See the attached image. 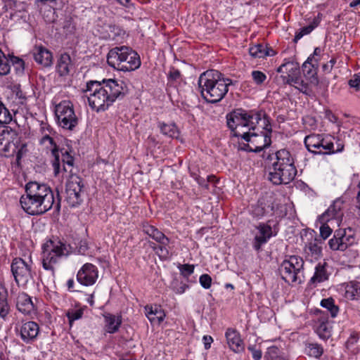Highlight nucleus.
<instances>
[{"label": "nucleus", "mask_w": 360, "mask_h": 360, "mask_svg": "<svg viewBox=\"0 0 360 360\" xmlns=\"http://www.w3.org/2000/svg\"><path fill=\"white\" fill-rule=\"evenodd\" d=\"M25 193L20 197L22 210L30 215H41L51 208L56 212L60 210V198L57 191L55 196L53 190L46 184L30 181L25 185Z\"/></svg>", "instance_id": "nucleus-1"}, {"label": "nucleus", "mask_w": 360, "mask_h": 360, "mask_svg": "<svg viewBox=\"0 0 360 360\" xmlns=\"http://www.w3.org/2000/svg\"><path fill=\"white\" fill-rule=\"evenodd\" d=\"M125 89L123 82L110 79L102 82L89 81L86 83L84 91L87 94L90 107L99 112L105 111L117 98L123 97Z\"/></svg>", "instance_id": "nucleus-2"}, {"label": "nucleus", "mask_w": 360, "mask_h": 360, "mask_svg": "<svg viewBox=\"0 0 360 360\" xmlns=\"http://www.w3.org/2000/svg\"><path fill=\"white\" fill-rule=\"evenodd\" d=\"M268 179L275 185L288 184L297 175L295 156L287 149H281L272 155H269Z\"/></svg>", "instance_id": "nucleus-3"}, {"label": "nucleus", "mask_w": 360, "mask_h": 360, "mask_svg": "<svg viewBox=\"0 0 360 360\" xmlns=\"http://www.w3.org/2000/svg\"><path fill=\"white\" fill-rule=\"evenodd\" d=\"M231 84L230 79L224 78L221 73L214 70L204 72L198 79L202 96L212 103L224 98L229 91V86Z\"/></svg>", "instance_id": "nucleus-4"}, {"label": "nucleus", "mask_w": 360, "mask_h": 360, "mask_svg": "<svg viewBox=\"0 0 360 360\" xmlns=\"http://www.w3.org/2000/svg\"><path fill=\"white\" fill-rule=\"evenodd\" d=\"M41 138L39 143L44 146L48 150H50L52 157V165L55 176L61 173L72 172L74 165V157L65 148L58 149L56 143L54 141L51 134L52 128L46 123L41 124Z\"/></svg>", "instance_id": "nucleus-5"}, {"label": "nucleus", "mask_w": 360, "mask_h": 360, "mask_svg": "<svg viewBox=\"0 0 360 360\" xmlns=\"http://www.w3.org/2000/svg\"><path fill=\"white\" fill-rule=\"evenodd\" d=\"M108 64L115 70L131 72L141 66L139 55L131 48L126 46L111 49L107 55Z\"/></svg>", "instance_id": "nucleus-6"}, {"label": "nucleus", "mask_w": 360, "mask_h": 360, "mask_svg": "<svg viewBox=\"0 0 360 360\" xmlns=\"http://www.w3.org/2000/svg\"><path fill=\"white\" fill-rule=\"evenodd\" d=\"M263 119V115L256 111H246L243 109L235 110L227 114V125L237 137L240 133L248 132V131H255L259 129V124Z\"/></svg>", "instance_id": "nucleus-7"}, {"label": "nucleus", "mask_w": 360, "mask_h": 360, "mask_svg": "<svg viewBox=\"0 0 360 360\" xmlns=\"http://www.w3.org/2000/svg\"><path fill=\"white\" fill-rule=\"evenodd\" d=\"M259 127L261 128L256 129L255 131L250 130L243 133L238 131L237 135L241 136L243 139L249 143L243 148L244 150L258 153L271 145V127L265 114H263Z\"/></svg>", "instance_id": "nucleus-8"}, {"label": "nucleus", "mask_w": 360, "mask_h": 360, "mask_svg": "<svg viewBox=\"0 0 360 360\" xmlns=\"http://www.w3.org/2000/svg\"><path fill=\"white\" fill-rule=\"evenodd\" d=\"M278 271L285 283H300L304 278V260L297 255L289 256L282 262Z\"/></svg>", "instance_id": "nucleus-9"}, {"label": "nucleus", "mask_w": 360, "mask_h": 360, "mask_svg": "<svg viewBox=\"0 0 360 360\" xmlns=\"http://www.w3.org/2000/svg\"><path fill=\"white\" fill-rule=\"evenodd\" d=\"M50 250L45 249L42 253L43 268L49 271L52 276L55 274L57 264L63 257L69 254V245L60 240L51 241Z\"/></svg>", "instance_id": "nucleus-10"}, {"label": "nucleus", "mask_w": 360, "mask_h": 360, "mask_svg": "<svg viewBox=\"0 0 360 360\" xmlns=\"http://www.w3.org/2000/svg\"><path fill=\"white\" fill-rule=\"evenodd\" d=\"M143 231L149 237L155 240L158 245L154 243H150V246L158 255L161 260H167L172 256L170 252L169 243L170 240L162 232L159 231L156 227L148 224H143Z\"/></svg>", "instance_id": "nucleus-11"}, {"label": "nucleus", "mask_w": 360, "mask_h": 360, "mask_svg": "<svg viewBox=\"0 0 360 360\" xmlns=\"http://www.w3.org/2000/svg\"><path fill=\"white\" fill-rule=\"evenodd\" d=\"M55 113L59 126L65 129L73 130L78 124L72 104L69 101H63L57 105Z\"/></svg>", "instance_id": "nucleus-12"}, {"label": "nucleus", "mask_w": 360, "mask_h": 360, "mask_svg": "<svg viewBox=\"0 0 360 360\" xmlns=\"http://www.w3.org/2000/svg\"><path fill=\"white\" fill-rule=\"evenodd\" d=\"M31 257L29 262L17 257L11 263V271L18 285H25L32 278Z\"/></svg>", "instance_id": "nucleus-13"}, {"label": "nucleus", "mask_w": 360, "mask_h": 360, "mask_svg": "<svg viewBox=\"0 0 360 360\" xmlns=\"http://www.w3.org/2000/svg\"><path fill=\"white\" fill-rule=\"evenodd\" d=\"M68 173L70 175L66 183V201L70 207H76L82 202L81 193L84 184L79 176L72 174V172Z\"/></svg>", "instance_id": "nucleus-14"}, {"label": "nucleus", "mask_w": 360, "mask_h": 360, "mask_svg": "<svg viewBox=\"0 0 360 360\" xmlns=\"http://www.w3.org/2000/svg\"><path fill=\"white\" fill-rule=\"evenodd\" d=\"M355 238L352 231L338 229L334 233L333 237L329 240L328 245L331 250L335 251H345L355 243Z\"/></svg>", "instance_id": "nucleus-15"}, {"label": "nucleus", "mask_w": 360, "mask_h": 360, "mask_svg": "<svg viewBox=\"0 0 360 360\" xmlns=\"http://www.w3.org/2000/svg\"><path fill=\"white\" fill-rule=\"evenodd\" d=\"M98 277L97 267L90 263L84 264L77 274V281L85 286L94 285Z\"/></svg>", "instance_id": "nucleus-16"}, {"label": "nucleus", "mask_w": 360, "mask_h": 360, "mask_svg": "<svg viewBox=\"0 0 360 360\" xmlns=\"http://www.w3.org/2000/svg\"><path fill=\"white\" fill-rule=\"evenodd\" d=\"M15 330L19 332L22 340L28 344L34 341L39 334V327L34 321H27L20 326H15Z\"/></svg>", "instance_id": "nucleus-17"}, {"label": "nucleus", "mask_w": 360, "mask_h": 360, "mask_svg": "<svg viewBox=\"0 0 360 360\" xmlns=\"http://www.w3.org/2000/svg\"><path fill=\"white\" fill-rule=\"evenodd\" d=\"M126 36V31L120 25L110 23L105 25L101 32V37L105 40L122 41Z\"/></svg>", "instance_id": "nucleus-18"}, {"label": "nucleus", "mask_w": 360, "mask_h": 360, "mask_svg": "<svg viewBox=\"0 0 360 360\" xmlns=\"http://www.w3.org/2000/svg\"><path fill=\"white\" fill-rule=\"evenodd\" d=\"M318 65L319 59H316L313 62V57H309L302 66L304 77L309 81L310 84L314 86H317L319 83L317 76Z\"/></svg>", "instance_id": "nucleus-19"}, {"label": "nucleus", "mask_w": 360, "mask_h": 360, "mask_svg": "<svg viewBox=\"0 0 360 360\" xmlns=\"http://www.w3.org/2000/svg\"><path fill=\"white\" fill-rule=\"evenodd\" d=\"M257 229L258 233L255 235L253 240V248L259 251L262 245L265 244L272 236V229L270 225L260 223Z\"/></svg>", "instance_id": "nucleus-20"}, {"label": "nucleus", "mask_w": 360, "mask_h": 360, "mask_svg": "<svg viewBox=\"0 0 360 360\" xmlns=\"http://www.w3.org/2000/svg\"><path fill=\"white\" fill-rule=\"evenodd\" d=\"M15 305L17 309L25 315L35 313V307L31 297L25 292H20L16 297Z\"/></svg>", "instance_id": "nucleus-21"}, {"label": "nucleus", "mask_w": 360, "mask_h": 360, "mask_svg": "<svg viewBox=\"0 0 360 360\" xmlns=\"http://www.w3.org/2000/svg\"><path fill=\"white\" fill-rule=\"evenodd\" d=\"M225 338L229 347L234 352L243 351V342L240 333L234 328H229L225 332Z\"/></svg>", "instance_id": "nucleus-22"}, {"label": "nucleus", "mask_w": 360, "mask_h": 360, "mask_svg": "<svg viewBox=\"0 0 360 360\" xmlns=\"http://www.w3.org/2000/svg\"><path fill=\"white\" fill-rule=\"evenodd\" d=\"M343 204L344 200L342 198H339L335 200L327 210L321 215L319 218L321 222L328 221L330 219L342 217Z\"/></svg>", "instance_id": "nucleus-23"}, {"label": "nucleus", "mask_w": 360, "mask_h": 360, "mask_svg": "<svg viewBox=\"0 0 360 360\" xmlns=\"http://www.w3.org/2000/svg\"><path fill=\"white\" fill-rule=\"evenodd\" d=\"M33 56L34 60L43 67H50L53 63L52 53L42 46L34 47Z\"/></svg>", "instance_id": "nucleus-24"}, {"label": "nucleus", "mask_w": 360, "mask_h": 360, "mask_svg": "<svg viewBox=\"0 0 360 360\" xmlns=\"http://www.w3.org/2000/svg\"><path fill=\"white\" fill-rule=\"evenodd\" d=\"M56 68L59 76L66 77L69 75L74 68L70 56L67 53L60 54L58 59Z\"/></svg>", "instance_id": "nucleus-25"}, {"label": "nucleus", "mask_w": 360, "mask_h": 360, "mask_svg": "<svg viewBox=\"0 0 360 360\" xmlns=\"http://www.w3.org/2000/svg\"><path fill=\"white\" fill-rule=\"evenodd\" d=\"M321 243L317 239H314L305 245L304 251L307 260L312 262L321 257L322 248Z\"/></svg>", "instance_id": "nucleus-26"}, {"label": "nucleus", "mask_w": 360, "mask_h": 360, "mask_svg": "<svg viewBox=\"0 0 360 360\" xmlns=\"http://www.w3.org/2000/svg\"><path fill=\"white\" fill-rule=\"evenodd\" d=\"M146 316L151 323H160L165 319V312L161 309L160 306L146 305L144 308Z\"/></svg>", "instance_id": "nucleus-27"}, {"label": "nucleus", "mask_w": 360, "mask_h": 360, "mask_svg": "<svg viewBox=\"0 0 360 360\" xmlns=\"http://www.w3.org/2000/svg\"><path fill=\"white\" fill-rule=\"evenodd\" d=\"M11 307L8 302V290L3 283H0V317L6 320Z\"/></svg>", "instance_id": "nucleus-28"}, {"label": "nucleus", "mask_w": 360, "mask_h": 360, "mask_svg": "<svg viewBox=\"0 0 360 360\" xmlns=\"http://www.w3.org/2000/svg\"><path fill=\"white\" fill-rule=\"evenodd\" d=\"M327 267L328 264L326 262L319 263L315 267V272L310 280L311 282L312 283H317L327 281L329 277Z\"/></svg>", "instance_id": "nucleus-29"}, {"label": "nucleus", "mask_w": 360, "mask_h": 360, "mask_svg": "<svg viewBox=\"0 0 360 360\" xmlns=\"http://www.w3.org/2000/svg\"><path fill=\"white\" fill-rule=\"evenodd\" d=\"M105 323V330L110 333H115L118 330L122 323V317L120 316H115L112 314H106L104 315Z\"/></svg>", "instance_id": "nucleus-30"}, {"label": "nucleus", "mask_w": 360, "mask_h": 360, "mask_svg": "<svg viewBox=\"0 0 360 360\" xmlns=\"http://www.w3.org/2000/svg\"><path fill=\"white\" fill-rule=\"evenodd\" d=\"M323 143V137L320 134H310L307 136L304 139V144L309 151L314 153H321V152H317L316 150L321 148V146Z\"/></svg>", "instance_id": "nucleus-31"}, {"label": "nucleus", "mask_w": 360, "mask_h": 360, "mask_svg": "<svg viewBox=\"0 0 360 360\" xmlns=\"http://www.w3.org/2000/svg\"><path fill=\"white\" fill-rule=\"evenodd\" d=\"M249 53L254 58H265L269 56H274L275 52L271 48H268L266 45L258 44L252 46L249 49Z\"/></svg>", "instance_id": "nucleus-32"}, {"label": "nucleus", "mask_w": 360, "mask_h": 360, "mask_svg": "<svg viewBox=\"0 0 360 360\" xmlns=\"http://www.w3.org/2000/svg\"><path fill=\"white\" fill-rule=\"evenodd\" d=\"M286 75H282L283 82L287 84L290 79H294L300 75V69L299 64L297 63L288 61L285 70Z\"/></svg>", "instance_id": "nucleus-33"}, {"label": "nucleus", "mask_w": 360, "mask_h": 360, "mask_svg": "<svg viewBox=\"0 0 360 360\" xmlns=\"http://www.w3.org/2000/svg\"><path fill=\"white\" fill-rule=\"evenodd\" d=\"M158 127L162 134L171 138H178L179 131L175 124H166L165 122H159Z\"/></svg>", "instance_id": "nucleus-34"}, {"label": "nucleus", "mask_w": 360, "mask_h": 360, "mask_svg": "<svg viewBox=\"0 0 360 360\" xmlns=\"http://www.w3.org/2000/svg\"><path fill=\"white\" fill-rule=\"evenodd\" d=\"M345 296L350 300L360 298V283L351 281L345 288Z\"/></svg>", "instance_id": "nucleus-35"}, {"label": "nucleus", "mask_w": 360, "mask_h": 360, "mask_svg": "<svg viewBox=\"0 0 360 360\" xmlns=\"http://www.w3.org/2000/svg\"><path fill=\"white\" fill-rule=\"evenodd\" d=\"M304 352L309 356L319 359L323 353V348L317 343H305Z\"/></svg>", "instance_id": "nucleus-36"}, {"label": "nucleus", "mask_w": 360, "mask_h": 360, "mask_svg": "<svg viewBox=\"0 0 360 360\" xmlns=\"http://www.w3.org/2000/svg\"><path fill=\"white\" fill-rule=\"evenodd\" d=\"M288 84L295 86L300 92L309 94L310 92L309 83L305 82L300 77V75L294 79H290V82H288Z\"/></svg>", "instance_id": "nucleus-37"}, {"label": "nucleus", "mask_w": 360, "mask_h": 360, "mask_svg": "<svg viewBox=\"0 0 360 360\" xmlns=\"http://www.w3.org/2000/svg\"><path fill=\"white\" fill-rule=\"evenodd\" d=\"M321 305L330 312L333 318H335L339 312V307L335 304V300L332 297L323 299Z\"/></svg>", "instance_id": "nucleus-38"}, {"label": "nucleus", "mask_w": 360, "mask_h": 360, "mask_svg": "<svg viewBox=\"0 0 360 360\" xmlns=\"http://www.w3.org/2000/svg\"><path fill=\"white\" fill-rule=\"evenodd\" d=\"M8 63H11L16 74L22 75L25 70V62L23 60L13 55H8Z\"/></svg>", "instance_id": "nucleus-39"}, {"label": "nucleus", "mask_w": 360, "mask_h": 360, "mask_svg": "<svg viewBox=\"0 0 360 360\" xmlns=\"http://www.w3.org/2000/svg\"><path fill=\"white\" fill-rule=\"evenodd\" d=\"M11 71V65L8 59L0 49V75H7Z\"/></svg>", "instance_id": "nucleus-40"}, {"label": "nucleus", "mask_w": 360, "mask_h": 360, "mask_svg": "<svg viewBox=\"0 0 360 360\" xmlns=\"http://www.w3.org/2000/svg\"><path fill=\"white\" fill-rule=\"evenodd\" d=\"M39 12L46 22H53L55 20V8L53 6V12H49L48 8H43L44 6L37 4Z\"/></svg>", "instance_id": "nucleus-41"}, {"label": "nucleus", "mask_w": 360, "mask_h": 360, "mask_svg": "<svg viewBox=\"0 0 360 360\" xmlns=\"http://www.w3.org/2000/svg\"><path fill=\"white\" fill-rule=\"evenodd\" d=\"M281 351L278 347L276 346H271L268 347L267 351L264 355L266 360H274L276 359H281Z\"/></svg>", "instance_id": "nucleus-42"}, {"label": "nucleus", "mask_w": 360, "mask_h": 360, "mask_svg": "<svg viewBox=\"0 0 360 360\" xmlns=\"http://www.w3.org/2000/svg\"><path fill=\"white\" fill-rule=\"evenodd\" d=\"M84 314V309H71L69 310L66 316L68 319L69 323L70 325H72V322L75 321H77L78 319H80Z\"/></svg>", "instance_id": "nucleus-43"}, {"label": "nucleus", "mask_w": 360, "mask_h": 360, "mask_svg": "<svg viewBox=\"0 0 360 360\" xmlns=\"http://www.w3.org/2000/svg\"><path fill=\"white\" fill-rule=\"evenodd\" d=\"M253 82L257 85L262 84L266 79V75L262 71L253 70L251 73Z\"/></svg>", "instance_id": "nucleus-44"}, {"label": "nucleus", "mask_w": 360, "mask_h": 360, "mask_svg": "<svg viewBox=\"0 0 360 360\" xmlns=\"http://www.w3.org/2000/svg\"><path fill=\"white\" fill-rule=\"evenodd\" d=\"M179 269L184 277L188 278L193 273L194 266L188 264H181L179 266Z\"/></svg>", "instance_id": "nucleus-45"}, {"label": "nucleus", "mask_w": 360, "mask_h": 360, "mask_svg": "<svg viewBox=\"0 0 360 360\" xmlns=\"http://www.w3.org/2000/svg\"><path fill=\"white\" fill-rule=\"evenodd\" d=\"M188 288V285L182 282L176 281L172 283V290L177 294L184 293Z\"/></svg>", "instance_id": "nucleus-46"}, {"label": "nucleus", "mask_w": 360, "mask_h": 360, "mask_svg": "<svg viewBox=\"0 0 360 360\" xmlns=\"http://www.w3.org/2000/svg\"><path fill=\"white\" fill-rule=\"evenodd\" d=\"M321 148L326 150V152L323 153L324 154L335 153V150H333V143L331 140L323 138V143L321 144Z\"/></svg>", "instance_id": "nucleus-47"}, {"label": "nucleus", "mask_w": 360, "mask_h": 360, "mask_svg": "<svg viewBox=\"0 0 360 360\" xmlns=\"http://www.w3.org/2000/svg\"><path fill=\"white\" fill-rule=\"evenodd\" d=\"M199 282L203 288L209 289L212 285V278L210 275L205 274L200 276Z\"/></svg>", "instance_id": "nucleus-48"}, {"label": "nucleus", "mask_w": 360, "mask_h": 360, "mask_svg": "<svg viewBox=\"0 0 360 360\" xmlns=\"http://www.w3.org/2000/svg\"><path fill=\"white\" fill-rule=\"evenodd\" d=\"M325 222L326 221L322 222L323 224L320 227V235L323 238V239H326L333 232L330 226L327 225Z\"/></svg>", "instance_id": "nucleus-49"}, {"label": "nucleus", "mask_w": 360, "mask_h": 360, "mask_svg": "<svg viewBox=\"0 0 360 360\" xmlns=\"http://www.w3.org/2000/svg\"><path fill=\"white\" fill-rule=\"evenodd\" d=\"M58 0H37V4H42L43 8H48L49 12H53V6L56 4Z\"/></svg>", "instance_id": "nucleus-50"}, {"label": "nucleus", "mask_w": 360, "mask_h": 360, "mask_svg": "<svg viewBox=\"0 0 360 360\" xmlns=\"http://www.w3.org/2000/svg\"><path fill=\"white\" fill-rule=\"evenodd\" d=\"M248 349L251 352L252 358L255 360H260L262 358V351L256 348L255 345H249Z\"/></svg>", "instance_id": "nucleus-51"}, {"label": "nucleus", "mask_w": 360, "mask_h": 360, "mask_svg": "<svg viewBox=\"0 0 360 360\" xmlns=\"http://www.w3.org/2000/svg\"><path fill=\"white\" fill-rule=\"evenodd\" d=\"M15 147L14 144L8 143L5 145L4 148V151L5 152L4 155L9 156L13 155V153L15 152Z\"/></svg>", "instance_id": "nucleus-52"}, {"label": "nucleus", "mask_w": 360, "mask_h": 360, "mask_svg": "<svg viewBox=\"0 0 360 360\" xmlns=\"http://www.w3.org/2000/svg\"><path fill=\"white\" fill-rule=\"evenodd\" d=\"M202 342L205 349H209L211 344L213 342V338L210 335H204L202 337Z\"/></svg>", "instance_id": "nucleus-53"}, {"label": "nucleus", "mask_w": 360, "mask_h": 360, "mask_svg": "<svg viewBox=\"0 0 360 360\" xmlns=\"http://www.w3.org/2000/svg\"><path fill=\"white\" fill-rule=\"evenodd\" d=\"M335 63H336V59L331 58L326 64H324L323 65V70L330 72L332 70V69Z\"/></svg>", "instance_id": "nucleus-54"}, {"label": "nucleus", "mask_w": 360, "mask_h": 360, "mask_svg": "<svg viewBox=\"0 0 360 360\" xmlns=\"http://www.w3.org/2000/svg\"><path fill=\"white\" fill-rule=\"evenodd\" d=\"M349 84L351 87L356 88L359 90L360 87V78L355 75L354 78L349 81Z\"/></svg>", "instance_id": "nucleus-55"}, {"label": "nucleus", "mask_w": 360, "mask_h": 360, "mask_svg": "<svg viewBox=\"0 0 360 360\" xmlns=\"http://www.w3.org/2000/svg\"><path fill=\"white\" fill-rule=\"evenodd\" d=\"M181 73L179 70L173 68L169 74V78L172 80H177L179 79Z\"/></svg>", "instance_id": "nucleus-56"}, {"label": "nucleus", "mask_w": 360, "mask_h": 360, "mask_svg": "<svg viewBox=\"0 0 360 360\" xmlns=\"http://www.w3.org/2000/svg\"><path fill=\"white\" fill-rule=\"evenodd\" d=\"M318 331H319V335H320L321 338H328L329 336V334H323V335H322L321 333V331L327 333V328H326V326L325 323H322V324L320 325V326L319 327Z\"/></svg>", "instance_id": "nucleus-57"}, {"label": "nucleus", "mask_w": 360, "mask_h": 360, "mask_svg": "<svg viewBox=\"0 0 360 360\" xmlns=\"http://www.w3.org/2000/svg\"><path fill=\"white\" fill-rule=\"evenodd\" d=\"M321 52H322V50L319 47H316L314 49L313 54L309 56V57H313V62H314V60H316V59H319V60H320L319 58H316V57H319L321 54Z\"/></svg>", "instance_id": "nucleus-58"}, {"label": "nucleus", "mask_w": 360, "mask_h": 360, "mask_svg": "<svg viewBox=\"0 0 360 360\" xmlns=\"http://www.w3.org/2000/svg\"><path fill=\"white\" fill-rule=\"evenodd\" d=\"M314 27L313 25H310L302 27L300 30L304 35H306V34H309L314 30Z\"/></svg>", "instance_id": "nucleus-59"}, {"label": "nucleus", "mask_w": 360, "mask_h": 360, "mask_svg": "<svg viewBox=\"0 0 360 360\" xmlns=\"http://www.w3.org/2000/svg\"><path fill=\"white\" fill-rule=\"evenodd\" d=\"M5 3V6L8 8H13L15 6V0H3Z\"/></svg>", "instance_id": "nucleus-60"}, {"label": "nucleus", "mask_w": 360, "mask_h": 360, "mask_svg": "<svg viewBox=\"0 0 360 360\" xmlns=\"http://www.w3.org/2000/svg\"><path fill=\"white\" fill-rule=\"evenodd\" d=\"M87 249H88V247H87L86 242H84V243L81 242V244H80L78 251L80 253L84 255V254H85Z\"/></svg>", "instance_id": "nucleus-61"}, {"label": "nucleus", "mask_w": 360, "mask_h": 360, "mask_svg": "<svg viewBox=\"0 0 360 360\" xmlns=\"http://www.w3.org/2000/svg\"><path fill=\"white\" fill-rule=\"evenodd\" d=\"M304 34L302 32L301 30L296 32L295 38L293 39L295 43H297L298 40H300Z\"/></svg>", "instance_id": "nucleus-62"}, {"label": "nucleus", "mask_w": 360, "mask_h": 360, "mask_svg": "<svg viewBox=\"0 0 360 360\" xmlns=\"http://www.w3.org/2000/svg\"><path fill=\"white\" fill-rule=\"evenodd\" d=\"M286 67H287V62L282 64L280 67H278V68L277 69V72H281V73H285Z\"/></svg>", "instance_id": "nucleus-63"}, {"label": "nucleus", "mask_w": 360, "mask_h": 360, "mask_svg": "<svg viewBox=\"0 0 360 360\" xmlns=\"http://www.w3.org/2000/svg\"><path fill=\"white\" fill-rule=\"evenodd\" d=\"M358 187L359 188V192L357 193V195H356V200H357V202H358V207H359V217H360V182L358 184Z\"/></svg>", "instance_id": "nucleus-64"}]
</instances>
